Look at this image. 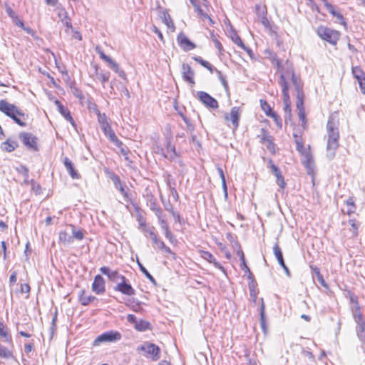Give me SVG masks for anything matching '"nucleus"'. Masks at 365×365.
<instances>
[{
    "instance_id": "obj_56",
    "label": "nucleus",
    "mask_w": 365,
    "mask_h": 365,
    "mask_svg": "<svg viewBox=\"0 0 365 365\" xmlns=\"http://www.w3.org/2000/svg\"><path fill=\"white\" fill-rule=\"evenodd\" d=\"M116 146L120 149V152L124 156L125 160H129L128 154L130 152L128 148L126 145H125L122 142H121V145H116Z\"/></svg>"
},
{
    "instance_id": "obj_59",
    "label": "nucleus",
    "mask_w": 365,
    "mask_h": 365,
    "mask_svg": "<svg viewBox=\"0 0 365 365\" xmlns=\"http://www.w3.org/2000/svg\"><path fill=\"white\" fill-rule=\"evenodd\" d=\"M181 117H182L183 121L186 124L187 130L188 131H190V132H192L195 130V125L192 124V123L191 122L190 119L187 118L183 114H181Z\"/></svg>"
},
{
    "instance_id": "obj_23",
    "label": "nucleus",
    "mask_w": 365,
    "mask_h": 365,
    "mask_svg": "<svg viewBox=\"0 0 365 365\" xmlns=\"http://www.w3.org/2000/svg\"><path fill=\"white\" fill-rule=\"evenodd\" d=\"M272 63L274 66L277 68V71L280 73V75L282 72H285L289 68H292L294 70L292 65L289 63L288 61L286 62V67H284L277 55L272 56Z\"/></svg>"
},
{
    "instance_id": "obj_52",
    "label": "nucleus",
    "mask_w": 365,
    "mask_h": 365,
    "mask_svg": "<svg viewBox=\"0 0 365 365\" xmlns=\"http://www.w3.org/2000/svg\"><path fill=\"white\" fill-rule=\"evenodd\" d=\"M163 16H164V17H163L164 23L167 25V26L168 28H171L173 29V31H174L175 25H174V23H173L170 14H168L166 12H164Z\"/></svg>"
},
{
    "instance_id": "obj_42",
    "label": "nucleus",
    "mask_w": 365,
    "mask_h": 365,
    "mask_svg": "<svg viewBox=\"0 0 365 365\" xmlns=\"http://www.w3.org/2000/svg\"><path fill=\"white\" fill-rule=\"evenodd\" d=\"M69 227L71 228L73 240L76 239L77 240H82L84 237V234L80 229H76V226L70 225Z\"/></svg>"
},
{
    "instance_id": "obj_58",
    "label": "nucleus",
    "mask_w": 365,
    "mask_h": 365,
    "mask_svg": "<svg viewBox=\"0 0 365 365\" xmlns=\"http://www.w3.org/2000/svg\"><path fill=\"white\" fill-rule=\"evenodd\" d=\"M267 116H269L272 118H273V120L275 121L278 128H282V119L280 118V117L278 115V114L276 112L273 111L271 113H267Z\"/></svg>"
},
{
    "instance_id": "obj_14",
    "label": "nucleus",
    "mask_w": 365,
    "mask_h": 365,
    "mask_svg": "<svg viewBox=\"0 0 365 365\" xmlns=\"http://www.w3.org/2000/svg\"><path fill=\"white\" fill-rule=\"evenodd\" d=\"M177 41L180 47L184 51H188L194 49L196 46L194 43L191 42L190 39L185 35L183 32H180L177 37Z\"/></svg>"
},
{
    "instance_id": "obj_33",
    "label": "nucleus",
    "mask_w": 365,
    "mask_h": 365,
    "mask_svg": "<svg viewBox=\"0 0 365 365\" xmlns=\"http://www.w3.org/2000/svg\"><path fill=\"white\" fill-rule=\"evenodd\" d=\"M273 252H274V255L279 263V264H284V257H283V254H282V250L278 244V242H276L273 247Z\"/></svg>"
},
{
    "instance_id": "obj_30",
    "label": "nucleus",
    "mask_w": 365,
    "mask_h": 365,
    "mask_svg": "<svg viewBox=\"0 0 365 365\" xmlns=\"http://www.w3.org/2000/svg\"><path fill=\"white\" fill-rule=\"evenodd\" d=\"M94 68L96 76H97L98 79L101 81L103 85L109 81L110 72H99V68L97 65L94 66Z\"/></svg>"
},
{
    "instance_id": "obj_41",
    "label": "nucleus",
    "mask_w": 365,
    "mask_h": 365,
    "mask_svg": "<svg viewBox=\"0 0 365 365\" xmlns=\"http://www.w3.org/2000/svg\"><path fill=\"white\" fill-rule=\"evenodd\" d=\"M190 2L194 6L195 10L197 12V14L201 19L203 17H208V14L205 13L201 9L199 0H190Z\"/></svg>"
},
{
    "instance_id": "obj_15",
    "label": "nucleus",
    "mask_w": 365,
    "mask_h": 365,
    "mask_svg": "<svg viewBox=\"0 0 365 365\" xmlns=\"http://www.w3.org/2000/svg\"><path fill=\"white\" fill-rule=\"evenodd\" d=\"M92 291L96 294H102L106 292V282L103 277L98 274L95 277L92 284Z\"/></svg>"
},
{
    "instance_id": "obj_4",
    "label": "nucleus",
    "mask_w": 365,
    "mask_h": 365,
    "mask_svg": "<svg viewBox=\"0 0 365 365\" xmlns=\"http://www.w3.org/2000/svg\"><path fill=\"white\" fill-rule=\"evenodd\" d=\"M278 83L282 88V99L284 104V119L287 121V119L291 118V101L289 94V83L286 79V73L284 72H282L281 76H279Z\"/></svg>"
},
{
    "instance_id": "obj_57",
    "label": "nucleus",
    "mask_w": 365,
    "mask_h": 365,
    "mask_svg": "<svg viewBox=\"0 0 365 365\" xmlns=\"http://www.w3.org/2000/svg\"><path fill=\"white\" fill-rule=\"evenodd\" d=\"M275 177H276V182L279 185V187L281 189H284L287 184L284 181V177L282 175V172L279 173V175L278 174L276 175Z\"/></svg>"
},
{
    "instance_id": "obj_13",
    "label": "nucleus",
    "mask_w": 365,
    "mask_h": 365,
    "mask_svg": "<svg viewBox=\"0 0 365 365\" xmlns=\"http://www.w3.org/2000/svg\"><path fill=\"white\" fill-rule=\"evenodd\" d=\"M114 289L128 296H133L135 294V290L133 288L130 284L128 283V279L126 278L125 279L118 282Z\"/></svg>"
},
{
    "instance_id": "obj_25",
    "label": "nucleus",
    "mask_w": 365,
    "mask_h": 365,
    "mask_svg": "<svg viewBox=\"0 0 365 365\" xmlns=\"http://www.w3.org/2000/svg\"><path fill=\"white\" fill-rule=\"evenodd\" d=\"M0 336L5 342L13 344L12 336L9 332V329L2 322H0Z\"/></svg>"
},
{
    "instance_id": "obj_9",
    "label": "nucleus",
    "mask_w": 365,
    "mask_h": 365,
    "mask_svg": "<svg viewBox=\"0 0 365 365\" xmlns=\"http://www.w3.org/2000/svg\"><path fill=\"white\" fill-rule=\"evenodd\" d=\"M19 139L27 149L38 151V138L31 133L22 132L19 134Z\"/></svg>"
},
{
    "instance_id": "obj_21",
    "label": "nucleus",
    "mask_w": 365,
    "mask_h": 365,
    "mask_svg": "<svg viewBox=\"0 0 365 365\" xmlns=\"http://www.w3.org/2000/svg\"><path fill=\"white\" fill-rule=\"evenodd\" d=\"M56 105L58 107V112L65 118V119L69 121L73 126H75V121L72 118L70 111L66 108L59 101H55Z\"/></svg>"
},
{
    "instance_id": "obj_18",
    "label": "nucleus",
    "mask_w": 365,
    "mask_h": 365,
    "mask_svg": "<svg viewBox=\"0 0 365 365\" xmlns=\"http://www.w3.org/2000/svg\"><path fill=\"white\" fill-rule=\"evenodd\" d=\"M240 118V108L235 106L231 108L230 116L227 114L225 115V120L232 121L234 130H237L239 127Z\"/></svg>"
},
{
    "instance_id": "obj_50",
    "label": "nucleus",
    "mask_w": 365,
    "mask_h": 365,
    "mask_svg": "<svg viewBox=\"0 0 365 365\" xmlns=\"http://www.w3.org/2000/svg\"><path fill=\"white\" fill-rule=\"evenodd\" d=\"M255 11L257 19L263 16H265L267 14V8L264 6H262L260 4L255 5Z\"/></svg>"
},
{
    "instance_id": "obj_31",
    "label": "nucleus",
    "mask_w": 365,
    "mask_h": 365,
    "mask_svg": "<svg viewBox=\"0 0 365 365\" xmlns=\"http://www.w3.org/2000/svg\"><path fill=\"white\" fill-rule=\"evenodd\" d=\"M18 147V143L16 140H11L8 139L6 141L2 143V150L11 153L14 151Z\"/></svg>"
},
{
    "instance_id": "obj_28",
    "label": "nucleus",
    "mask_w": 365,
    "mask_h": 365,
    "mask_svg": "<svg viewBox=\"0 0 365 365\" xmlns=\"http://www.w3.org/2000/svg\"><path fill=\"white\" fill-rule=\"evenodd\" d=\"M110 68L115 72L120 78L123 79H126V74L123 70L120 68V66L118 63L113 61L112 58L109 60L107 63Z\"/></svg>"
},
{
    "instance_id": "obj_1",
    "label": "nucleus",
    "mask_w": 365,
    "mask_h": 365,
    "mask_svg": "<svg viewBox=\"0 0 365 365\" xmlns=\"http://www.w3.org/2000/svg\"><path fill=\"white\" fill-rule=\"evenodd\" d=\"M327 156L329 160H332L336 154L339 147V133L338 129V122L336 121L333 115H330L327 125Z\"/></svg>"
},
{
    "instance_id": "obj_36",
    "label": "nucleus",
    "mask_w": 365,
    "mask_h": 365,
    "mask_svg": "<svg viewBox=\"0 0 365 365\" xmlns=\"http://www.w3.org/2000/svg\"><path fill=\"white\" fill-rule=\"evenodd\" d=\"M229 36L232 41L237 44L239 47L240 46H244V43L242 41L240 36L237 34V31L231 28V29L229 31Z\"/></svg>"
},
{
    "instance_id": "obj_38",
    "label": "nucleus",
    "mask_w": 365,
    "mask_h": 365,
    "mask_svg": "<svg viewBox=\"0 0 365 365\" xmlns=\"http://www.w3.org/2000/svg\"><path fill=\"white\" fill-rule=\"evenodd\" d=\"M135 329L139 331H145L148 329H150V324L147 321L140 319L137 321Z\"/></svg>"
},
{
    "instance_id": "obj_24",
    "label": "nucleus",
    "mask_w": 365,
    "mask_h": 365,
    "mask_svg": "<svg viewBox=\"0 0 365 365\" xmlns=\"http://www.w3.org/2000/svg\"><path fill=\"white\" fill-rule=\"evenodd\" d=\"M144 197L146 200V205L150 207L151 210H153L156 207H158L157 203V200L155 197L153 195L152 192L149 189L145 190V194Z\"/></svg>"
},
{
    "instance_id": "obj_48",
    "label": "nucleus",
    "mask_w": 365,
    "mask_h": 365,
    "mask_svg": "<svg viewBox=\"0 0 365 365\" xmlns=\"http://www.w3.org/2000/svg\"><path fill=\"white\" fill-rule=\"evenodd\" d=\"M0 356L4 359H9L13 356V354L6 347L0 344Z\"/></svg>"
},
{
    "instance_id": "obj_20",
    "label": "nucleus",
    "mask_w": 365,
    "mask_h": 365,
    "mask_svg": "<svg viewBox=\"0 0 365 365\" xmlns=\"http://www.w3.org/2000/svg\"><path fill=\"white\" fill-rule=\"evenodd\" d=\"M63 163L68 171V174L73 179H79L81 175L78 171L75 169L74 165L72 161L67 157L63 158Z\"/></svg>"
},
{
    "instance_id": "obj_62",
    "label": "nucleus",
    "mask_w": 365,
    "mask_h": 365,
    "mask_svg": "<svg viewBox=\"0 0 365 365\" xmlns=\"http://www.w3.org/2000/svg\"><path fill=\"white\" fill-rule=\"evenodd\" d=\"M30 184L31 186V190L35 192L36 194H40L41 192V185L37 183L34 180H30Z\"/></svg>"
},
{
    "instance_id": "obj_54",
    "label": "nucleus",
    "mask_w": 365,
    "mask_h": 365,
    "mask_svg": "<svg viewBox=\"0 0 365 365\" xmlns=\"http://www.w3.org/2000/svg\"><path fill=\"white\" fill-rule=\"evenodd\" d=\"M96 53L99 55L100 58L105 61L106 63L109 61V60L111 58L110 56L106 55L102 49V48L99 46H97L95 48Z\"/></svg>"
},
{
    "instance_id": "obj_37",
    "label": "nucleus",
    "mask_w": 365,
    "mask_h": 365,
    "mask_svg": "<svg viewBox=\"0 0 365 365\" xmlns=\"http://www.w3.org/2000/svg\"><path fill=\"white\" fill-rule=\"evenodd\" d=\"M257 138L259 139L261 143H265L270 141L272 136L269 135V133L267 129L262 128L260 130V134L257 135Z\"/></svg>"
},
{
    "instance_id": "obj_7",
    "label": "nucleus",
    "mask_w": 365,
    "mask_h": 365,
    "mask_svg": "<svg viewBox=\"0 0 365 365\" xmlns=\"http://www.w3.org/2000/svg\"><path fill=\"white\" fill-rule=\"evenodd\" d=\"M302 155L301 162L304 166L307 173L309 175L314 176L315 175V163L314 157L309 150L300 153Z\"/></svg>"
},
{
    "instance_id": "obj_6",
    "label": "nucleus",
    "mask_w": 365,
    "mask_h": 365,
    "mask_svg": "<svg viewBox=\"0 0 365 365\" xmlns=\"http://www.w3.org/2000/svg\"><path fill=\"white\" fill-rule=\"evenodd\" d=\"M138 351H144L146 353V356L150 357L154 361H158L160 358V349L156 344L147 341L143 345L137 347Z\"/></svg>"
},
{
    "instance_id": "obj_34",
    "label": "nucleus",
    "mask_w": 365,
    "mask_h": 365,
    "mask_svg": "<svg viewBox=\"0 0 365 365\" xmlns=\"http://www.w3.org/2000/svg\"><path fill=\"white\" fill-rule=\"evenodd\" d=\"M293 137L294 138V142L296 143V149L297 150L301 153L302 152L306 151L307 150L304 147L303 139L301 135H299L296 133H293Z\"/></svg>"
},
{
    "instance_id": "obj_29",
    "label": "nucleus",
    "mask_w": 365,
    "mask_h": 365,
    "mask_svg": "<svg viewBox=\"0 0 365 365\" xmlns=\"http://www.w3.org/2000/svg\"><path fill=\"white\" fill-rule=\"evenodd\" d=\"M96 299V297L87 295L85 290H82L79 294V302L83 306H87Z\"/></svg>"
},
{
    "instance_id": "obj_2",
    "label": "nucleus",
    "mask_w": 365,
    "mask_h": 365,
    "mask_svg": "<svg viewBox=\"0 0 365 365\" xmlns=\"http://www.w3.org/2000/svg\"><path fill=\"white\" fill-rule=\"evenodd\" d=\"M0 111L11 118L21 127H26V121L29 118L28 114H26L15 105L8 103L6 100H1Z\"/></svg>"
},
{
    "instance_id": "obj_35",
    "label": "nucleus",
    "mask_w": 365,
    "mask_h": 365,
    "mask_svg": "<svg viewBox=\"0 0 365 365\" xmlns=\"http://www.w3.org/2000/svg\"><path fill=\"white\" fill-rule=\"evenodd\" d=\"M134 208H135V217H136V220L138 221L140 227H145V225H146V220L145 218L143 216V214H142V210L141 208L137 205H134Z\"/></svg>"
},
{
    "instance_id": "obj_11",
    "label": "nucleus",
    "mask_w": 365,
    "mask_h": 365,
    "mask_svg": "<svg viewBox=\"0 0 365 365\" xmlns=\"http://www.w3.org/2000/svg\"><path fill=\"white\" fill-rule=\"evenodd\" d=\"M322 1L324 4V6L328 11V12L334 17L336 18L338 20V22L343 25L346 29L347 27V24L344 18V16L339 11V9L336 8L335 6L330 4L327 0H322Z\"/></svg>"
},
{
    "instance_id": "obj_53",
    "label": "nucleus",
    "mask_w": 365,
    "mask_h": 365,
    "mask_svg": "<svg viewBox=\"0 0 365 365\" xmlns=\"http://www.w3.org/2000/svg\"><path fill=\"white\" fill-rule=\"evenodd\" d=\"M258 20L261 22V24L264 26V27L266 29L269 31L272 30V24L269 20L267 19V15L258 18Z\"/></svg>"
},
{
    "instance_id": "obj_22",
    "label": "nucleus",
    "mask_w": 365,
    "mask_h": 365,
    "mask_svg": "<svg viewBox=\"0 0 365 365\" xmlns=\"http://www.w3.org/2000/svg\"><path fill=\"white\" fill-rule=\"evenodd\" d=\"M200 253H201V257L204 259L208 261L210 263L213 264V265L216 268L222 270L224 273L225 272V268L222 266V264L219 262H217L216 260V259L215 258V257L212 255V253H210L208 251H204V250L201 251Z\"/></svg>"
},
{
    "instance_id": "obj_49",
    "label": "nucleus",
    "mask_w": 365,
    "mask_h": 365,
    "mask_svg": "<svg viewBox=\"0 0 365 365\" xmlns=\"http://www.w3.org/2000/svg\"><path fill=\"white\" fill-rule=\"evenodd\" d=\"M165 181L169 188L175 187V179L172 177L171 174L168 172H165L164 173Z\"/></svg>"
},
{
    "instance_id": "obj_40",
    "label": "nucleus",
    "mask_w": 365,
    "mask_h": 365,
    "mask_svg": "<svg viewBox=\"0 0 365 365\" xmlns=\"http://www.w3.org/2000/svg\"><path fill=\"white\" fill-rule=\"evenodd\" d=\"M59 242L66 244H70L73 242V237L69 235L66 231H61L59 232Z\"/></svg>"
},
{
    "instance_id": "obj_17",
    "label": "nucleus",
    "mask_w": 365,
    "mask_h": 365,
    "mask_svg": "<svg viewBox=\"0 0 365 365\" xmlns=\"http://www.w3.org/2000/svg\"><path fill=\"white\" fill-rule=\"evenodd\" d=\"M100 271L103 274L108 276L110 281L117 282L118 280L125 279V277L120 274L117 270H110L108 267H102L100 268Z\"/></svg>"
},
{
    "instance_id": "obj_44",
    "label": "nucleus",
    "mask_w": 365,
    "mask_h": 365,
    "mask_svg": "<svg viewBox=\"0 0 365 365\" xmlns=\"http://www.w3.org/2000/svg\"><path fill=\"white\" fill-rule=\"evenodd\" d=\"M352 74L357 81L365 78V73L359 66L352 67Z\"/></svg>"
},
{
    "instance_id": "obj_45",
    "label": "nucleus",
    "mask_w": 365,
    "mask_h": 365,
    "mask_svg": "<svg viewBox=\"0 0 365 365\" xmlns=\"http://www.w3.org/2000/svg\"><path fill=\"white\" fill-rule=\"evenodd\" d=\"M352 312L353 317L355 322L363 319L362 314L360 311V306L358 301H356V305L354 307Z\"/></svg>"
},
{
    "instance_id": "obj_3",
    "label": "nucleus",
    "mask_w": 365,
    "mask_h": 365,
    "mask_svg": "<svg viewBox=\"0 0 365 365\" xmlns=\"http://www.w3.org/2000/svg\"><path fill=\"white\" fill-rule=\"evenodd\" d=\"M284 73H286V78L291 77L292 83L297 91V108L298 109L299 112L304 111V94L303 91V85L302 83L301 79L299 78V77L295 75L294 71L292 68H288L284 72Z\"/></svg>"
},
{
    "instance_id": "obj_39",
    "label": "nucleus",
    "mask_w": 365,
    "mask_h": 365,
    "mask_svg": "<svg viewBox=\"0 0 365 365\" xmlns=\"http://www.w3.org/2000/svg\"><path fill=\"white\" fill-rule=\"evenodd\" d=\"M257 286V283L256 281L249 282V283H248L250 295V297L252 298V300L254 303H255L256 300H257V293L256 292Z\"/></svg>"
},
{
    "instance_id": "obj_32",
    "label": "nucleus",
    "mask_w": 365,
    "mask_h": 365,
    "mask_svg": "<svg viewBox=\"0 0 365 365\" xmlns=\"http://www.w3.org/2000/svg\"><path fill=\"white\" fill-rule=\"evenodd\" d=\"M59 17L61 18L62 24L66 26L68 29L72 28L71 19L68 16L67 11L63 9L58 14Z\"/></svg>"
},
{
    "instance_id": "obj_61",
    "label": "nucleus",
    "mask_w": 365,
    "mask_h": 365,
    "mask_svg": "<svg viewBox=\"0 0 365 365\" xmlns=\"http://www.w3.org/2000/svg\"><path fill=\"white\" fill-rule=\"evenodd\" d=\"M260 105L262 109L264 110L267 115V113H271L273 112L269 104L266 101L260 100Z\"/></svg>"
},
{
    "instance_id": "obj_46",
    "label": "nucleus",
    "mask_w": 365,
    "mask_h": 365,
    "mask_svg": "<svg viewBox=\"0 0 365 365\" xmlns=\"http://www.w3.org/2000/svg\"><path fill=\"white\" fill-rule=\"evenodd\" d=\"M104 135L108 137L109 140L115 145H121V141L118 138L117 135L113 130H108V132Z\"/></svg>"
},
{
    "instance_id": "obj_16",
    "label": "nucleus",
    "mask_w": 365,
    "mask_h": 365,
    "mask_svg": "<svg viewBox=\"0 0 365 365\" xmlns=\"http://www.w3.org/2000/svg\"><path fill=\"white\" fill-rule=\"evenodd\" d=\"M160 153H162L165 158H167L170 161L174 160L175 158L179 156V154L177 153L175 145L172 144L170 138L167 140L166 153H164L163 148H160Z\"/></svg>"
},
{
    "instance_id": "obj_60",
    "label": "nucleus",
    "mask_w": 365,
    "mask_h": 365,
    "mask_svg": "<svg viewBox=\"0 0 365 365\" xmlns=\"http://www.w3.org/2000/svg\"><path fill=\"white\" fill-rule=\"evenodd\" d=\"M88 108L90 111H93V113H95V114L98 117L100 116L101 115H102V113L98 110L97 105L93 102H91V101L88 102Z\"/></svg>"
},
{
    "instance_id": "obj_55",
    "label": "nucleus",
    "mask_w": 365,
    "mask_h": 365,
    "mask_svg": "<svg viewBox=\"0 0 365 365\" xmlns=\"http://www.w3.org/2000/svg\"><path fill=\"white\" fill-rule=\"evenodd\" d=\"M268 168H270L272 173L275 176L276 175H279L281 173L280 169L274 165L272 159L268 160Z\"/></svg>"
},
{
    "instance_id": "obj_12",
    "label": "nucleus",
    "mask_w": 365,
    "mask_h": 365,
    "mask_svg": "<svg viewBox=\"0 0 365 365\" xmlns=\"http://www.w3.org/2000/svg\"><path fill=\"white\" fill-rule=\"evenodd\" d=\"M197 96L207 108L217 109L219 107L217 101L205 91H197Z\"/></svg>"
},
{
    "instance_id": "obj_19",
    "label": "nucleus",
    "mask_w": 365,
    "mask_h": 365,
    "mask_svg": "<svg viewBox=\"0 0 365 365\" xmlns=\"http://www.w3.org/2000/svg\"><path fill=\"white\" fill-rule=\"evenodd\" d=\"M194 76H195V72L192 69L191 66L187 63H182V79L185 81H186L192 85H194L195 84Z\"/></svg>"
},
{
    "instance_id": "obj_63",
    "label": "nucleus",
    "mask_w": 365,
    "mask_h": 365,
    "mask_svg": "<svg viewBox=\"0 0 365 365\" xmlns=\"http://www.w3.org/2000/svg\"><path fill=\"white\" fill-rule=\"evenodd\" d=\"M216 73H217L218 78H219L220 82L222 83V86H224L225 89L226 91L228 90V88H229L228 83H227L225 76H223L222 72L219 70H216Z\"/></svg>"
},
{
    "instance_id": "obj_47",
    "label": "nucleus",
    "mask_w": 365,
    "mask_h": 365,
    "mask_svg": "<svg viewBox=\"0 0 365 365\" xmlns=\"http://www.w3.org/2000/svg\"><path fill=\"white\" fill-rule=\"evenodd\" d=\"M346 204L348 206L346 214L350 216L351 214L354 213L356 210V206L353 198L349 197L346 201Z\"/></svg>"
},
{
    "instance_id": "obj_8",
    "label": "nucleus",
    "mask_w": 365,
    "mask_h": 365,
    "mask_svg": "<svg viewBox=\"0 0 365 365\" xmlns=\"http://www.w3.org/2000/svg\"><path fill=\"white\" fill-rule=\"evenodd\" d=\"M122 336L118 331H108L100 334L93 341V345L97 346L104 342H114L119 341Z\"/></svg>"
},
{
    "instance_id": "obj_26",
    "label": "nucleus",
    "mask_w": 365,
    "mask_h": 365,
    "mask_svg": "<svg viewBox=\"0 0 365 365\" xmlns=\"http://www.w3.org/2000/svg\"><path fill=\"white\" fill-rule=\"evenodd\" d=\"M261 304L259 307L260 326L264 333L267 331V319L265 317V304L263 298H261Z\"/></svg>"
},
{
    "instance_id": "obj_27",
    "label": "nucleus",
    "mask_w": 365,
    "mask_h": 365,
    "mask_svg": "<svg viewBox=\"0 0 365 365\" xmlns=\"http://www.w3.org/2000/svg\"><path fill=\"white\" fill-rule=\"evenodd\" d=\"M98 121L104 134L107 133L108 130H112L105 113H102V115L98 117Z\"/></svg>"
},
{
    "instance_id": "obj_10",
    "label": "nucleus",
    "mask_w": 365,
    "mask_h": 365,
    "mask_svg": "<svg viewBox=\"0 0 365 365\" xmlns=\"http://www.w3.org/2000/svg\"><path fill=\"white\" fill-rule=\"evenodd\" d=\"M105 173H106L107 176L112 180L115 189L119 190V192L123 195L124 198H128V193L125 189V185L121 182L119 176L117 175L114 172L109 170L108 169H106L105 170Z\"/></svg>"
},
{
    "instance_id": "obj_43",
    "label": "nucleus",
    "mask_w": 365,
    "mask_h": 365,
    "mask_svg": "<svg viewBox=\"0 0 365 365\" xmlns=\"http://www.w3.org/2000/svg\"><path fill=\"white\" fill-rule=\"evenodd\" d=\"M138 267L140 271L145 274V276L149 279V281L153 284L157 285V282L155 278L150 274V272L146 269V268L139 262L137 261Z\"/></svg>"
},
{
    "instance_id": "obj_64",
    "label": "nucleus",
    "mask_w": 365,
    "mask_h": 365,
    "mask_svg": "<svg viewBox=\"0 0 365 365\" xmlns=\"http://www.w3.org/2000/svg\"><path fill=\"white\" fill-rule=\"evenodd\" d=\"M16 170L18 173L23 175V176L26 178H29V169L24 165H21L19 168H16Z\"/></svg>"
},
{
    "instance_id": "obj_5",
    "label": "nucleus",
    "mask_w": 365,
    "mask_h": 365,
    "mask_svg": "<svg viewBox=\"0 0 365 365\" xmlns=\"http://www.w3.org/2000/svg\"><path fill=\"white\" fill-rule=\"evenodd\" d=\"M317 34L322 39L331 45H336L340 37V33L338 31L325 26L319 27Z\"/></svg>"
},
{
    "instance_id": "obj_51",
    "label": "nucleus",
    "mask_w": 365,
    "mask_h": 365,
    "mask_svg": "<svg viewBox=\"0 0 365 365\" xmlns=\"http://www.w3.org/2000/svg\"><path fill=\"white\" fill-rule=\"evenodd\" d=\"M152 240L153 244L155 245L158 248H159L161 245L164 242L158 236V233L155 232V233H151V236H150Z\"/></svg>"
}]
</instances>
